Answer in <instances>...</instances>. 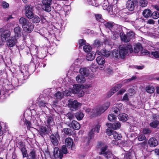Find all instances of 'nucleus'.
<instances>
[{"instance_id": "4468645a", "label": "nucleus", "mask_w": 159, "mask_h": 159, "mask_svg": "<svg viewBox=\"0 0 159 159\" xmlns=\"http://www.w3.org/2000/svg\"><path fill=\"white\" fill-rule=\"evenodd\" d=\"M122 86V84H118L116 85L114 87H113L111 91L109 92V93L110 94V95H108L109 97H111V95H113L117 91L120 89Z\"/></svg>"}, {"instance_id": "603ef678", "label": "nucleus", "mask_w": 159, "mask_h": 159, "mask_svg": "<svg viewBox=\"0 0 159 159\" xmlns=\"http://www.w3.org/2000/svg\"><path fill=\"white\" fill-rule=\"evenodd\" d=\"M83 49L85 52H89L91 51V47L89 45H86L84 46Z\"/></svg>"}, {"instance_id": "3c124183", "label": "nucleus", "mask_w": 159, "mask_h": 159, "mask_svg": "<svg viewBox=\"0 0 159 159\" xmlns=\"http://www.w3.org/2000/svg\"><path fill=\"white\" fill-rule=\"evenodd\" d=\"M36 156V152L34 150H32L30 152L29 157L31 159H34Z\"/></svg>"}, {"instance_id": "13d9d810", "label": "nucleus", "mask_w": 159, "mask_h": 159, "mask_svg": "<svg viewBox=\"0 0 159 159\" xmlns=\"http://www.w3.org/2000/svg\"><path fill=\"white\" fill-rule=\"evenodd\" d=\"M97 68L98 66H96L94 64H93L91 65L90 69L93 72H95L96 71Z\"/></svg>"}, {"instance_id": "1a4fd4ad", "label": "nucleus", "mask_w": 159, "mask_h": 159, "mask_svg": "<svg viewBox=\"0 0 159 159\" xmlns=\"http://www.w3.org/2000/svg\"><path fill=\"white\" fill-rule=\"evenodd\" d=\"M52 0H42V2L43 5V9L45 11L49 12L51 10L50 6Z\"/></svg>"}, {"instance_id": "6e6552de", "label": "nucleus", "mask_w": 159, "mask_h": 159, "mask_svg": "<svg viewBox=\"0 0 159 159\" xmlns=\"http://www.w3.org/2000/svg\"><path fill=\"white\" fill-rule=\"evenodd\" d=\"M81 104L76 100L69 101L68 106L72 111H75L80 107Z\"/></svg>"}, {"instance_id": "f8f14e48", "label": "nucleus", "mask_w": 159, "mask_h": 159, "mask_svg": "<svg viewBox=\"0 0 159 159\" xmlns=\"http://www.w3.org/2000/svg\"><path fill=\"white\" fill-rule=\"evenodd\" d=\"M59 148L58 147H56L54 149V156L55 158H59L60 159H61L63 157V155L61 151H59L58 152Z\"/></svg>"}, {"instance_id": "864d4df0", "label": "nucleus", "mask_w": 159, "mask_h": 159, "mask_svg": "<svg viewBox=\"0 0 159 159\" xmlns=\"http://www.w3.org/2000/svg\"><path fill=\"white\" fill-rule=\"evenodd\" d=\"M96 18L97 20L102 23H103L104 20L102 18V16L101 15H95Z\"/></svg>"}, {"instance_id": "39448f33", "label": "nucleus", "mask_w": 159, "mask_h": 159, "mask_svg": "<svg viewBox=\"0 0 159 159\" xmlns=\"http://www.w3.org/2000/svg\"><path fill=\"white\" fill-rule=\"evenodd\" d=\"M71 95V93L68 90H66L64 93L60 92H57L54 95V98L56 100V102L61 99L65 96H70Z\"/></svg>"}, {"instance_id": "4be33fe9", "label": "nucleus", "mask_w": 159, "mask_h": 159, "mask_svg": "<svg viewBox=\"0 0 159 159\" xmlns=\"http://www.w3.org/2000/svg\"><path fill=\"white\" fill-rule=\"evenodd\" d=\"M76 80L78 83L83 84L85 82L86 79L85 77L81 75H78L76 77Z\"/></svg>"}, {"instance_id": "a19ab883", "label": "nucleus", "mask_w": 159, "mask_h": 159, "mask_svg": "<svg viewBox=\"0 0 159 159\" xmlns=\"http://www.w3.org/2000/svg\"><path fill=\"white\" fill-rule=\"evenodd\" d=\"M127 36L128 39H129V41L132 38H134L135 37V34L133 31H129L127 32Z\"/></svg>"}, {"instance_id": "774afa93", "label": "nucleus", "mask_w": 159, "mask_h": 159, "mask_svg": "<svg viewBox=\"0 0 159 159\" xmlns=\"http://www.w3.org/2000/svg\"><path fill=\"white\" fill-rule=\"evenodd\" d=\"M67 116L68 117L70 120L72 119L74 117L73 115L71 113H68L67 114Z\"/></svg>"}, {"instance_id": "7c9ffc66", "label": "nucleus", "mask_w": 159, "mask_h": 159, "mask_svg": "<svg viewBox=\"0 0 159 159\" xmlns=\"http://www.w3.org/2000/svg\"><path fill=\"white\" fill-rule=\"evenodd\" d=\"M120 112L118 108L116 107H113L111 109V113H112L115 116H118L119 115Z\"/></svg>"}, {"instance_id": "9b49d317", "label": "nucleus", "mask_w": 159, "mask_h": 159, "mask_svg": "<svg viewBox=\"0 0 159 159\" xmlns=\"http://www.w3.org/2000/svg\"><path fill=\"white\" fill-rule=\"evenodd\" d=\"M34 28V25L31 22L29 21L22 28L24 31L30 33L33 30Z\"/></svg>"}, {"instance_id": "8fccbe9b", "label": "nucleus", "mask_w": 159, "mask_h": 159, "mask_svg": "<svg viewBox=\"0 0 159 159\" xmlns=\"http://www.w3.org/2000/svg\"><path fill=\"white\" fill-rule=\"evenodd\" d=\"M159 122L157 120H155L151 122L150 124V125L151 127L153 128H156L157 126L158 125Z\"/></svg>"}, {"instance_id": "2f4dec72", "label": "nucleus", "mask_w": 159, "mask_h": 159, "mask_svg": "<svg viewBox=\"0 0 159 159\" xmlns=\"http://www.w3.org/2000/svg\"><path fill=\"white\" fill-rule=\"evenodd\" d=\"M39 133L40 134L43 136L47 132L46 128L43 126H42L40 127L39 129Z\"/></svg>"}, {"instance_id": "79ce46f5", "label": "nucleus", "mask_w": 159, "mask_h": 159, "mask_svg": "<svg viewBox=\"0 0 159 159\" xmlns=\"http://www.w3.org/2000/svg\"><path fill=\"white\" fill-rule=\"evenodd\" d=\"M151 54L156 58H159V49L154 50L151 52Z\"/></svg>"}, {"instance_id": "a211bd4d", "label": "nucleus", "mask_w": 159, "mask_h": 159, "mask_svg": "<svg viewBox=\"0 0 159 159\" xmlns=\"http://www.w3.org/2000/svg\"><path fill=\"white\" fill-rule=\"evenodd\" d=\"M149 146L151 147H155L158 144L157 140L154 138H151L149 139L148 141Z\"/></svg>"}, {"instance_id": "c85d7f7f", "label": "nucleus", "mask_w": 159, "mask_h": 159, "mask_svg": "<svg viewBox=\"0 0 159 159\" xmlns=\"http://www.w3.org/2000/svg\"><path fill=\"white\" fill-rule=\"evenodd\" d=\"M120 36L121 40L124 42H129V39L128 38L127 34L125 35L123 33H120Z\"/></svg>"}, {"instance_id": "c756f323", "label": "nucleus", "mask_w": 159, "mask_h": 159, "mask_svg": "<svg viewBox=\"0 0 159 159\" xmlns=\"http://www.w3.org/2000/svg\"><path fill=\"white\" fill-rule=\"evenodd\" d=\"M143 15L146 18L151 16V11L150 9H145L143 12Z\"/></svg>"}, {"instance_id": "393cba45", "label": "nucleus", "mask_w": 159, "mask_h": 159, "mask_svg": "<svg viewBox=\"0 0 159 159\" xmlns=\"http://www.w3.org/2000/svg\"><path fill=\"white\" fill-rule=\"evenodd\" d=\"M17 40L16 38H15V39H14L12 37L11 39H9L7 42V45L10 47H13L15 45V43Z\"/></svg>"}, {"instance_id": "bf43d9fd", "label": "nucleus", "mask_w": 159, "mask_h": 159, "mask_svg": "<svg viewBox=\"0 0 159 159\" xmlns=\"http://www.w3.org/2000/svg\"><path fill=\"white\" fill-rule=\"evenodd\" d=\"M79 43L80 45L79 47L81 48V46L85 44L86 41L84 39H81L79 40Z\"/></svg>"}, {"instance_id": "9d476101", "label": "nucleus", "mask_w": 159, "mask_h": 159, "mask_svg": "<svg viewBox=\"0 0 159 159\" xmlns=\"http://www.w3.org/2000/svg\"><path fill=\"white\" fill-rule=\"evenodd\" d=\"M25 16L29 19H31L34 15L32 12L33 9L32 7L29 6H26L25 8Z\"/></svg>"}, {"instance_id": "f704fd0d", "label": "nucleus", "mask_w": 159, "mask_h": 159, "mask_svg": "<svg viewBox=\"0 0 159 159\" xmlns=\"http://www.w3.org/2000/svg\"><path fill=\"white\" fill-rule=\"evenodd\" d=\"M75 116L78 120H81L84 117V115L82 112L79 111L75 114Z\"/></svg>"}, {"instance_id": "680f3d73", "label": "nucleus", "mask_w": 159, "mask_h": 159, "mask_svg": "<svg viewBox=\"0 0 159 159\" xmlns=\"http://www.w3.org/2000/svg\"><path fill=\"white\" fill-rule=\"evenodd\" d=\"M81 86L82 87V89H88L92 87V84H87L84 85H81Z\"/></svg>"}, {"instance_id": "423d86ee", "label": "nucleus", "mask_w": 159, "mask_h": 159, "mask_svg": "<svg viewBox=\"0 0 159 159\" xmlns=\"http://www.w3.org/2000/svg\"><path fill=\"white\" fill-rule=\"evenodd\" d=\"M107 147L106 145H102L100 154H105V156L107 158H111L112 157V154L111 151L107 150Z\"/></svg>"}, {"instance_id": "c03bdc74", "label": "nucleus", "mask_w": 159, "mask_h": 159, "mask_svg": "<svg viewBox=\"0 0 159 159\" xmlns=\"http://www.w3.org/2000/svg\"><path fill=\"white\" fill-rule=\"evenodd\" d=\"M139 4L141 7H144L147 6L148 2L146 0H139Z\"/></svg>"}, {"instance_id": "58836bf2", "label": "nucleus", "mask_w": 159, "mask_h": 159, "mask_svg": "<svg viewBox=\"0 0 159 159\" xmlns=\"http://www.w3.org/2000/svg\"><path fill=\"white\" fill-rule=\"evenodd\" d=\"M141 48V46L139 43L136 44L134 46V52L135 53H138Z\"/></svg>"}, {"instance_id": "09e8293b", "label": "nucleus", "mask_w": 159, "mask_h": 159, "mask_svg": "<svg viewBox=\"0 0 159 159\" xmlns=\"http://www.w3.org/2000/svg\"><path fill=\"white\" fill-rule=\"evenodd\" d=\"M136 77L135 76H133L131 78L129 79H125L122 82V84H124L129 82L132 80L136 79Z\"/></svg>"}, {"instance_id": "4d7b16f0", "label": "nucleus", "mask_w": 159, "mask_h": 159, "mask_svg": "<svg viewBox=\"0 0 159 159\" xmlns=\"http://www.w3.org/2000/svg\"><path fill=\"white\" fill-rule=\"evenodd\" d=\"M89 4L96 7H97L98 6V4L97 3L96 0H93L92 2L89 1Z\"/></svg>"}, {"instance_id": "0e129e2a", "label": "nucleus", "mask_w": 159, "mask_h": 159, "mask_svg": "<svg viewBox=\"0 0 159 159\" xmlns=\"http://www.w3.org/2000/svg\"><path fill=\"white\" fill-rule=\"evenodd\" d=\"M126 90V89L125 88H123L120 90L117 93V94L118 95L120 94L121 95L124 93Z\"/></svg>"}, {"instance_id": "5701e85b", "label": "nucleus", "mask_w": 159, "mask_h": 159, "mask_svg": "<svg viewBox=\"0 0 159 159\" xmlns=\"http://www.w3.org/2000/svg\"><path fill=\"white\" fill-rule=\"evenodd\" d=\"M65 143L66 146L69 148H70L71 149H72L73 143V140L71 138H66L65 140Z\"/></svg>"}, {"instance_id": "49530a36", "label": "nucleus", "mask_w": 159, "mask_h": 159, "mask_svg": "<svg viewBox=\"0 0 159 159\" xmlns=\"http://www.w3.org/2000/svg\"><path fill=\"white\" fill-rule=\"evenodd\" d=\"M117 116H115V115L111 113V114L109 115L108 116V120L111 122L114 121L116 119Z\"/></svg>"}, {"instance_id": "5fc2aeb1", "label": "nucleus", "mask_w": 159, "mask_h": 159, "mask_svg": "<svg viewBox=\"0 0 159 159\" xmlns=\"http://www.w3.org/2000/svg\"><path fill=\"white\" fill-rule=\"evenodd\" d=\"M152 16L154 19H157L159 17V13L157 11H154L152 14Z\"/></svg>"}, {"instance_id": "cd10ccee", "label": "nucleus", "mask_w": 159, "mask_h": 159, "mask_svg": "<svg viewBox=\"0 0 159 159\" xmlns=\"http://www.w3.org/2000/svg\"><path fill=\"white\" fill-rule=\"evenodd\" d=\"M145 90L148 93H152L154 92L155 89L152 86L148 85L146 87Z\"/></svg>"}, {"instance_id": "2eb2a0df", "label": "nucleus", "mask_w": 159, "mask_h": 159, "mask_svg": "<svg viewBox=\"0 0 159 159\" xmlns=\"http://www.w3.org/2000/svg\"><path fill=\"white\" fill-rule=\"evenodd\" d=\"M14 30L15 33L14 37L16 39H17L21 36V28L18 26L15 28Z\"/></svg>"}, {"instance_id": "4c0bfd02", "label": "nucleus", "mask_w": 159, "mask_h": 159, "mask_svg": "<svg viewBox=\"0 0 159 159\" xmlns=\"http://www.w3.org/2000/svg\"><path fill=\"white\" fill-rule=\"evenodd\" d=\"M31 19L32 22L34 23H38L40 21V18L36 15H34Z\"/></svg>"}, {"instance_id": "7ed1b4c3", "label": "nucleus", "mask_w": 159, "mask_h": 159, "mask_svg": "<svg viewBox=\"0 0 159 159\" xmlns=\"http://www.w3.org/2000/svg\"><path fill=\"white\" fill-rule=\"evenodd\" d=\"M8 25H7L5 27L0 29V36L3 42H5L7 39L11 35Z\"/></svg>"}, {"instance_id": "e433bc0d", "label": "nucleus", "mask_w": 159, "mask_h": 159, "mask_svg": "<svg viewBox=\"0 0 159 159\" xmlns=\"http://www.w3.org/2000/svg\"><path fill=\"white\" fill-rule=\"evenodd\" d=\"M96 61L98 64H104L105 63L104 58L101 56H99L97 58Z\"/></svg>"}, {"instance_id": "0eeeda50", "label": "nucleus", "mask_w": 159, "mask_h": 159, "mask_svg": "<svg viewBox=\"0 0 159 159\" xmlns=\"http://www.w3.org/2000/svg\"><path fill=\"white\" fill-rule=\"evenodd\" d=\"M80 74L84 76H88L89 79L93 78L94 76L93 73L90 74L89 69L88 67H83L80 69Z\"/></svg>"}, {"instance_id": "a18cd8bd", "label": "nucleus", "mask_w": 159, "mask_h": 159, "mask_svg": "<svg viewBox=\"0 0 159 159\" xmlns=\"http://www.w3.org/2000/svg\"><path fill=\"white\" fill-rule=\"evenodd\" d=\"M103 24L107 28L111 30V29L113 27V25L111 23L107 22H104Z\"/></svg>"}, {"instance_id": "de8ad7c7", "label": "nucleus", "mask_w": 159, "mask_h": 159, "mask_svg": "<svg viewBox=\"0 0 159 159\" xmlns=\"http://www.w3.org/2000/svg\"><path fill=\"white\" fill-rule=\"evenodd\" d=\"M112 127H109L107 129L106 132L108 136H111L112 135H113V133L115 131H112Z\"/></svg>"}, {"instance_id": "c9c22d12", "label": "nucleus", "mask_w": 159, "mask_h": 159, "mask_svg": "<svg viewBox=\"0 0 159 159\" xmlns=\"http://www.w3.org/2000/svg\"><path fill=\"white\" fill-rule=\"evenodd\" d=\"M113 136L114 139L116 141L120 140L121 138V134L116 131L114 132Z\"/></svg>"}, {"instance_id": "473e14b6", "label": "nucleus", "mask_w": 159, "mask_h": 159, "mask_svg": "<svg viewBox=\"0 0 159 159\" xmlns=\"http://www.w3.org/2000/svg\"><path fill=\"white\" fill-rule=\"evenodd\" d=\"M112 34V38L114 39H116L119 37V31L116 30V31H113L111 30Z\"/></svg>"}, {"instance_id": "f03ea898", "label": "nucleus", "mask_w": 159, "mask_h": 159, "mask_svg": "<svg viewBox=\"0 0 159 159\" xmlns=\"http://www.w3.org/2000/svg\"><path fill=\"white\" fill-rule=\"evenodd\" d=\"M110 105V103L109 102H107L102 105H99L93 111V113L94 115L96 116L100 115L106 110Z\"/></svg>"}, {"instance_id": "69168bd1", "label": "nucleus", "mask_w": 159, "mask_h": 159, "mask_svg": "<svg viewBox=\"0 0 159 159\" xmlns=\"http://www.w3.org/2000/svg\"><path fill=\"white\" fill-rule=\"evenodd\" d=\"M142 53L143 54L146 55H150V53L149 51L144 49H143L142 50Z\"/></svg>"}, {"instance_id": "f257e3e1", "label": "nucleus", "mask_w": 159, "mask_h": 159, "mask_svg": "<svg viewBox=\"0 0 159 159\" xmlns=\"http://www.w3.org/2000/svg\"><path fill=\"white\" fill-rule=\"evenodd\" d=\"M119 49V51L116 49L113 50L111 56L116 58L123 59L129 53H131L133 52L132 46L128 43L120 46Z\"/></svg>"}, {"instance_id": "6e6d98bb", "label": "nucleus", "mask_w": 159, "mask_h": 159, "mask_svg": "<svg viewBox=\"0 0 159 159\" xmlns=\"http://www.w3.org/2000/svg\"><path fill=\"white\" fill-rule=\"evenodd\" d=\"M61 151L64 154H66L68 153V152L66 147V146L64 145L62 146Z\"/></svg>"}, {"instance_id": "20e7f679", "label": "nucleus", "mask_w": 159, "mask_h": 159, "mask_svg": "<svg viewBox=\"0 0 159 159\" xmlns=\"http://www.w3.org/2000/svg\"><path fill=\"white\" fill-rule=\"evenodd\" d=\"M71 92V94H78L80 97H82L84 95V92L82 89L81 85L79 84H75L73 85V88H70L68 90Z\"/></svg>"}, {"instance_id": "f3484780", "label": "nucleus", "mask_w": 159, "mask_h": 159, "mask_svg": "<svg viewBox=\"0 0 159 159\" xmlns=\"http://www.w3.org/2000/svg\"><path fill=\"white\" fill-rule=\"evenodd\" d=\"M21 72L23 75V77L26 78L29 75L27 66H22L20 70Z\"/></svg>"}, {"instance_id": "052dcab7", "label": "nucleus", "mask_w": 159, "mask_h": 159, "mask_svg": "<svg viewBox=\"0 0 159 159\" xmlns=\"http://www.w3.org/2000/svg\"><path fill=\"white\" fill-rule=\"evenodd\" d=\"M128 94L130 96L133 95L135 93V91L134 89H129L128 90Z\"/></svg>"}, {"instance_id": "338daca9", "label": "nucleus", "mask_w": 159, "mask_h": 159, "mask_svg": "<svg viewBox=\"0 0 159 159\" xmlns=\"http://www.w3.org/2000/svg\"><path fill=\"white\" fill-rule=\"evenodd\" d=\"M2 6L3 8H6L9 7V4L5 2H3L2 3Z\"/></svg>"}, {"instance_id": "dca6fc26", "label": "nucleus", "mask_w": 159, "mask_h": 159, "mask_svg": "<svg viewBox=\"0 0 159 159\" xmlns=\"http://www.w3.org/2000/svg\"><path fill=\"white\" fill-rule=\"evenodd\" d=\"M97 53L99 55H102L105 57H108L111 55V52L109 51H106L105 49H103L101 50L100 51L97 50Z\"/></svg>"}, {"instance_id": "6ab92c4d", "label": "nucleus", "mask_w": 159, "mask_h": 159, "mask_svg": "<svg viewBox=\"0 0 159 159\" xmlns=\"http://www.w3.org/2000/svg\"><path fill=\"white\" fill-rule=\"evenodd\" d=\"M126 8L130 11H133L134 8V2L131 0H128L126 4Z\"/></svg>"}, {"instance_id": "72a5a7b5", "label": "nucleus", "mask_w": 159, "mask_h": 159, "mask_svg": "<svg viewBox=\"0 0 159 159\" xmlns=\"http://www.w3.org/2000/svg\"><path fill=\"white\" fill-rule=\"evenodd\" d=\"M128 119V116L125 114H120L119 115V119L121 121H126Z\"/></svg>"}, {"instance_id": "37998d69", "label": "nucleus", "mask_w": 159, "mask_h": 159, "mask_svg": "<svg viewBox=\"0 0 159 159\" xmlns=\"http://www.w3.org/2000/svg\"><path fill=\"white\" fill-rule=\"evenodd\" d=\"M102 45V43L99 40H96L93 43V46L94 48H99L101 47Z\"/></svg>"}, {"instance_id": "ddd939ff", "label": "nucleus", "mask_w": 159, "mask_h": 159, "mask_svg": "<svg viewBox=\"0 0 159 159\" xmlns=\"http://www.w3.org/2000/svg\"><path fill=\"white\" fill-rule=\"evenodd\" d=\"M102 7L104 10L107 9L108 10L110 14H115V11H113L112 7L109 5L107 2H106L103 4Z\"/></svg>"}, {"instance_id": "412c9836", "label": "nucleus", "mask_w": 159, "mask_h": 159, "mask_svg": "<svg viewBox=\"0 0 159 159\" xmlns=\"http://www.w3.org/2000/svg\"><path fill=\"white\" fill-rule=\"evenodd\" d=\"M100 125L99 124H98L96 125L94 128H93L89 133L90 139L92 138V134L94 133V132L98 133L99 132V129Z\"/></svg>"}, {"instance_id": "aec40b11", "label": "nucleus", "mask_w": 159, "mask_h": 159, "mask_svg": "<svg viewBox=\"0 0 159 159\" xmlns=\"http://www.w3.org/2000/svg\"><path fill=\"white\" fill-rule=\"evenodd\" d=\"M58 137V135H56L55 136L52 134L50 136V139L51 142L54 146H56L58 145V141L57 138Z\"/></svg>"}, {"instance_id": "e2e57ef3", "label": "nucleus", "mask_w": 159, "mask_h": 159, "mask_svg": "<svg viewBox=\"0 0 159 159\" xmlns=\"http://www.w3.org/2000/svg\"><path fill=\"white\" fill-rule=\"evenodd\" d=\"M145 137L143 134H140L138 137V139L139 141H142L145 139Z\"/></svg>"}, {"instance_id": "a878e982", "label": "nucleus", "mask_w": 159, "mask_h": 159, "mask_svg": "<svg viewBox=\"0 0 159 159\" xmlns=\"http://www.w3.org/2000/svg\"><path fill=\"white\" fill-rule=\"evenodd\" d=\"M71 126L74 129L78 130L80 128V125L75 120H73L72 122Z\"/></svg>"}, {"instance_id": "bb28decb", "label": "nucleus", "mask_w": 159, "mask_h": 159, "mask_svg": "<svg viewBox=\"0 0 159 159\" xmlns=\"http://www.w3.org/2000/svg\"><path fill=\"white\" fill-rule=\"evenodd\" d=\"M19 21L20 24L22 25V28L30 21L28 20L23 17H21Z\"/></svg>"}, {"instance_id": "b1692460", "label": "nucleus", "mask_w": 159, "mask_h": 159, "mask_svg": "<svg viewBox=\"0 0 159 159\" xmlns=\"http://www.w3.org/2000/svg\"><path fill=\"white\" fill-rule=\"evenodd\" d=\"M95 55V52L91 51L88 52L86 55V59L88 61H91L93 60Z\"/></svg>"}, {"instance_id": "ea45409f", "label": "nucleus", "mask_w": 159, "mask_h": 159, "mask_svg": "<svg viewBox=\"0 0 159 159\" xmlns=\"http://www.w3.org/2000/svg\"><path fill=\"white\" fill-rule=\"evenodd\" d=\"M121 125L120 122L118 121L114 123L112 125L111 127L112 129H119Z\"/></svg>"}]
</instances>
